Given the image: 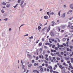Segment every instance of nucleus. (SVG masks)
Returning a JSON list of instances; mask_svg holds the SVG:
<instances>
[{
	"mask_svg": "<svg viewBox=\"0 0 73 73\" xmlns=\"http://www.w3.org/2000/svg\"><path fill=\"white\" fill-rule=\"evenodd\" d=\"M24 1H21V7L22 8H24L26 5V3H24Z\"/></svg>",
	"mask_w": 73,
	"mask_h": 73,
	"instance_id": "nucleus-1",
	"label": "nucleus"
},
{
	"mask_svg": "<svg viewBox=\"0 0 73 73\" xmlns=\"http://www.w3.org/2000/svg\"><path fill=\"white\" fill-rule=\"evenodd\" d=\"M62 18H64L65 17V13H64L62 15Z\"/></svg>",
	"mask_w": 73,
	"mask_h": 73,
	"instance_id": "nucleus-2",
	"label": "nucleus"
},
{
	"mask_svg": "<svg viewBox=\"0 0 73 73\" xmlns=\"http://www.w3.org/2000/svg\"><path fill=\"white\" fill-rule=\"evenodd\" d=\"M10 6H11V5L9 4H8L6 5V7H7V8H9Z\"/></svg>",
	"mask_w": 73,
	"mask_h": 73,
	"instance_id": "nucleus-3",
	"label": "nucleus"
},
{
	"mask_svg": "<svg viewBox=\"0 0 73 73\" xmlns=\"http://www.w3.org/2000/svg\"><path fill=\"white\" fill-rule=\"evenodd\" d=\"M44 19H47L49 18V17H48V16H44Z\"/></svg>",
	"mask_w": 73,
	"mask_h": 73,
	"instance_id": "nucleus-4",
	"label": "nucleus"
},
{
	"mask_svg": "<svg viewBox=\"0 0 73 73\" xmlns=\"http://www.w3.org/2000/svg\"><path fill=\"white\" fill-rule=\"evenodd\" d=\"M39 57L40 58H42V59H44V56L42 55H40Z\"/></svg>",
	"mask_w": 73,
	"mask_h": 73,
	"instance_id": "nucleus-5",
	"label": "nucleus"
},
{
	"mask_svg": "<svg viewBox=\"0 0 73 73\" xmlns=\"http://www.w3.org/2000/svg\"><path fill=\"white\" fill-rule=\"evenodd\" d=\"M51 35L52 36H54V33L53 32L51 31L50 33Z\"/></svg>",
	"mask_w": 73,
	"mask_h": 73,
	"instance_id": "nucleus-6",
	"label": "nucleus"
},
{
	"mask_svg": "<svg viewBox=\"0 0 73 73\" xmlns=\"http://www.w3.org/2000/svg\"><path fill=\"white\" fill-rule=\"evenodd\" d=\"M46 27H45L44 28H43L42 31H44L45 29H46Z\"/></svg>",
	"mask_w": 73,
	"mask_h": 73,
	"instance_id": "nucleus-7",
	"label": "nucleus"
},
{
	"mask_svg": "<svg viewBox=\"0 0 73 73\" xmlns=\"http://www.w3.org/2000/svg\"><path fill=\"white\" fill-rule=\"evenodd\" d=\"M50 26H49L47 30V32H48L49 31V30H50Z\"/></svg>",
	"mask_w": 73,
	"mask_h": 73,
	"instance_id": "nucleus-8",
	"label": "nucleus"
},
{
	"mask_svg": "<svg viewBox=\"0 0 73 73\" xmlns=\"http://www.w3.org/2000/svg\"><path fill=\"white\" fill-rule=\"evenodd\" d=\"M73 3L71 4L70 5V8H71L73 7Z\"/></svg>",
	"mask_w": 73,
	"mask_h": 73,
	"instance_id": "nucleus-9",
	"label": "nucleus"
},
{
	"mask_svg": "<svg viewBox=\"0 0 73 73\" xmlns=\"http://www.w3.org/2000/svg\"><path fill=\"white\" fill-rule=\"evenodd\" d=\"M61 27L62 28H65V25H62L61 26Z\"/></svg>",
	"mask_w": 73,
	"mask_h": 73,
	"instance_id": "nucleus-10",
	"label": "nucleus"
},
{
	"mask_svg": "<svg viewBox=\"0 0 73 73\" xmlns=\"http://www.w3.org/2000/svg\"><path fill=\"white\" fill-rule=\"evenodd\" d=\"M2 4L3 5H6V3H5V2H3V3H2Z\"/></svg>",
	"mask_w": 73,
	"mask_h": 73,
	"instance_id": "nucleus-11",
	"label": "nucleus"
},
{
	"mask_svg": "<svg viewBox=\"0 0 73 73\" xmlns=\"http://www.w3.org/2000/svg\"><path fill=\"white\" fill-rule=\"evenodd\" d=\"M32 64H30L28 65V67H29V68H31V66H32Z\"/></svg>",
	"mask_w": 73,
	"mask_h": 73,
	"instance_id": "nucleus-12",
	"label": "nucleus"
},
{
	"mask_svg": "<svg viewBox=\"0 0 73 73\" xmlns=\"http://www.w3.org/2000/svg\"><path fill=\"white\" fill-rule=\"evenodd\" d=\"M48 68H49V69H50V70L52 69V66H48Z\"/></svg>",
	"mask_w": 73,
	"mask_h": 73,
	"instance_id": "nucleus-13",
	"label": "nucleus"
},
{
	"mask_svg": "<svg viewBox=\"0 0 73 73\" xmlns=\"http://www.w3.org/2000/svg\"><path fill=\"white\" fill-rule=\"evenodd\" d=\"M26 36H28V34H27L25 35H24L23 36V37H25Z\"/></svg>",
	"mask_w": 73,
	"mask_h": 73,
	"instance_id": "nucleus-14",
	"label": "nucleus"
},
{
	"mask_svg": "<svg viewBox=\"0 0 73 73\" xmlns=\"http://www.w3.org/2000/svg\"><path fill=\"white\" fill-rule=\"evenodd\" d=\"M33 36H31L29 38H30V39H32V38H33Z\"/></svg>",
	"mask_w": 73,
	"mask_h": 73,
	"instance_id": "nucleus-15",
	"label": "nucleus"
},
{
	"mask_svg": "<svg viewBox=\"0 0 73 73\" xmlns=\"http://www.w3.org/2000/svg\"><path fill=\"white\" fill-rule=\"evenodd\" d=\"M33 72H36L37 73H38V72L36 70H33Z\"/></svg>",
	"mask_w": 73,
	"mask_h": 73,
	"instance_id": "nucleus-16",
	"label": "nucleus"
},
{
	"mask_svg": "<svg viewBox=\"0 0 73 73\" xmlns=\"http://www.w3.org/2000/svg\"><path fill=\"white\" fill-rule=\"evenodd\" d=\"M41 29V27H40V26H38V29Z\"/></svg>",
	"mask_w": 73,
	"mask_h": 73,
	"instance_id": "nucleus-17",
	"label": "nucleus"
},
{
	"mask_svg": "<svg viewBox=\"0 0 73 73\" xmlns=\"http://www.w3.org/2000/svg\"><path fill=\"white\" fill-rule=\"evenodd\" d=\"M63 65H65V66H68V65L66 64L65 63H63Z\"/></svg>",
	"mask_w": 73,
	"mask_h": 73,
	"instance_id": "nucleus-18",
	"label": "nucleus"
},
{
	"mask_svg": "<svg viewBox=\"0 0 73 73\" xmlns=\"http://www.w3.org/2000/svg\"><path fill=\"white\" fill-rule=\"evenodd\" d=\"M41 45H42V43L41 42H40L39 43V45L40 46H41Z\"/></svg>",
	"mask_w": 73,
	"mask_h": 73,
	"instance_id": "nucleus-19",
	"label": "nucleus"
},
{
	"mask_svg": "<svg viewBox=\"0 0 73 73\" xmlns=\"http://www.w3.org/2000/svg\"><path fill=\"white\" fill-rule=\"evenodd\" d=\"M4 20H5V21H7V20H8V18H6L5 19H3Z\"/></svg>",
	"mask_w": 73,
	"mask_h": 73,
	"instance_id": "nucleus-20",
	"label": "nucleus"
},
{
	"mask_svg": "<svg viewBox=\"0 0 73 73\" xmlns=\"http://www.w3.org/2000/svg\"><path fill=\"white\" fill-rule=\"evenodd\" d=\"M21 0H18L17 1L18 3H20V2L21 1Z\"/></svg>",
	"mask_w": 73,
	"mask_h": 73,
	"instance_id": "nucleus-21",
	"label": "nucleus"
},
{
	"mask_svg": "<svg viewBox=\"0 0 73 73\" xmlns=\"http://www.w3.org/2000/svg\"><path fill=\"white\" fill-rule=\"evenodd\" d=\"M39 25L40 26H41V27H42L43 26L42 24H41V23H40L39 24Z\"/></svg>",
	"mask_w": 73,
	"mask_h": 73,
	"instance_id": "nucleus-22",
	"label": "nucleus"
},
{
	"mask_svg": "<svg viewBox=\"0 0 73 73\" xmlns=\"http://www.w3.org/2000/svg\"><path fill=\"white\" fill-rule=\"evenodd\" d=\"M73 17H72L70 18H69V20H72L73 19Z\"/></svg>",
	"mask_w": 73,
	"mask_h": 73,
	"instance_id": "nucleus-23",
	"label": "nucleus"
},
{
	"mask_svg": "<svg viewBox=\"0 0 73 73\" xmlns=\"http://www.w3.org/2000/svg\"><path fill=\"white\" fill-rule=\"evenodd\" d=\"M23 62V60H21V64H22V65H23V64H24V62Z\"/></svg>",
	"mask_w": 73,
	"mask_h": 73,
	"instance_id": "nucleus-24",
	"label": "nucleus"
},
{
	"mask_svg": "<svg viewBox=\"0 0 73 73\" xmlns=\"http://www.w3.org/2000/svg\"><path fill=\"white\" fill-rule=\"evenodd\" d=\"M70 49H72V48H73V46H70Z\"/></svg>",
	"mask_w": 73,
	"mask_h": 73,
	"instance_id": "nucleus-25",
	"label": "nucleus"
},
{
	"mask_svg": "<svg viewBox=\"0 0 73 73\" xmlns=\"http://www.w3.org/2000/svg\"><path fill=\"white\" fill-rule=\"evenodd\" d=\"M2 36L3 37H5V34H3Z\"/></svg>",
	"mask_w": 73,
	"mask_h": 73,
	"instance_id": "nucleus-26",
	"label": "nucleus"
},
{
	"mask_svg": "<svg viewBox=\"0 0 73 73\" xmlns=\"http://www.w3.org/2000/svg\"><path fill=\"white\" fill-rule=\"evenodd\" d=\"M25 67V66L24 65H22V68L23 69H24Z\"/></svg>",
	"mask_w": 73,
	"mask_h": 73,
	"instance_id": "nucleus-27",
	"label": "nucleus"
},
{
	"mask_svg": "<svg viewBox=\"0 0 73 73\" xmlns=\"http://www.w3.org/2000/svg\"><path fill=\"white\" fill-rule=\"evenodd\" d=\"M56 59L57 60H60V58L58 57Z\"/></svg>",
	"mask_w": 73,
	"mask_h": 73,
	"instance_id": "nucleus-28",
	"label": "nucleus"
},
{
	"mask_svg": "<svg viewBox=\"0 0 73 73\" xmlns=\"http://www.w3.org/2000/svg\"><path fill=\"white\" fill-rule=\"evenodd\" d=\"M40 70L42 72L43 71V68H41L40 69Z\"/></svg>",
	"mask_w": 73,
	"mask_h": 73,
	"instance_id": "nucleus-29",
	"label": "nucleus"
},
{
	"mask_svg": "<svg viewBox=\"0 0 73 73\" xmlns=\"http://www.w3.org/2000/svg\"><path fill=\"white\" fill-rule=\"evenodd\" d=\"M50 15H53L54 14V13L53 12L51 13H50Z\"/></svg>",
	"mask_w": 73,
	"mask_h": 73,
	"instance_id": "nucleus-30",
	"label": "nucleus"
},
{
	"mask_svg": "<svg viewBox=\"0 0 73 73\" xmlns=\"http://www.w3.org/2000/svg\"><path fill=\"white\" fill-rule=\"evenodd\" d=\"M65 58L66 59V60H69V58H67V57H65Z\"/></svg>",
	"mask_w": 73,
	"mask_h": 73,
	"instance_id": "nucleus-31",
	"label": "nucleus"
},
{
	"mask_svg": "<svg viewBox=\"0 0 73 73\" xmlns=\"http://www.w3.org/2000/svg\"><path fill=\"white\" fill-rule=\"evenodd\" d=\"M52 24H55V25L56 24V23H54V22L53 21L52 22Z\"/></svg>",
	"mask_w": 73,
	"mask_h": 73,
	"instance_id": "nucleus-32",
	"label": "nucleus"
},
{
	"mask_svg": "<svg viewBox=\"0 0 73 73\" xmlns=\"http://www.w3.org/2000/svg\"><path fill=\"white\" fill-rule=\"evenodd\" d=\"M11 30H12V29L11 28H10L9 29V31H11Z\"/></svg>",
	"mask_w": 73,
	"mask_h": 73,
	"instance_id": "nucleus-33",
	"label": "nucleus"
},
{
	"mask_svg": "<svg viewBox=\"0 0 73 73\" xmlns=\"http://www.w3.org/2000/svg\"><path fill=\"white\" fill-rule=\"evenodd\" d=\"M49 42L50 43H52V42L51 41V39H49Z\"/></svg>",
	"mask_w": 73,
	"mask_h": 73,
	"instance_id": "nucleus-34",
	"label": "nucleus"
},
{
	"mask_svg": "<svg viewBox=\"0 0 73 73\" xmlns=\"http://www.w3.org/2000/svg\"><path fill=\"white\" fill-rule=\"evenodd\" d=\"M51 40L52 41H54V39L52 38L51 39Z\"/></svg>",
	"mask_w": 73,
	"mask_h": 73,
	"instance_id": "nucleus-35",
	"label": "nucleus"
},
{
	"mask_svg": "<svg viewBox=\"0 0 73 73\" xmlns=\"http://www.w3.org/2000/svg\"><path fill=\"white\" fill-rule=\"evenodd\" d=\"M65 40H66V39H65V38H64L63 39V41H65Z\"/></svg>",
	"mask_w": 73,
	"mask_h": 73,
	"instance_id": "nucleus-36",
	"label": "nucleus"
},
{
	"mask_svg": "<svg viewBox=\"0 0 73 73\" xmlns=\"http://www.w3.org/2000/svg\"><path fill=\"white\" fill-rule=\"evenodd\" d=\"M39 50L40 51V53L41 52V51H42V48H40Z\"/></svg>",
	"mask_w": 73,
	"mask_h": 73,
	"instance_id": "nucleus-37",
	"label": "nucleus"
},
{
	"mask_svg": "<svg viewBox=\"0 0 73 73\" xmlns=\"http://www.w3.org/2000/svg\"><path fill=\"white\" fill-rule=\"evenodd\" d=\"M60 54H62V55H63V54H64V52H61Z\"/></svg>",
	"mask_w": 73,
	"mask_h": 73,
	"instance_id": "nucleus-38",
	"label": "nucleus"
},
{
	"mask_svg": "<svg viewBox=\"0 0 73 73\" xmlns=\"http://www.w3.org/2000/svg\"><path fill=\"white\" fill-rule=\"evenodd\" d=\"M32 63H34L35 62V60H33L32 61Z\"/></svg>",
	"mask_w": 73,
	"mask_h": 73,
	"instance_id": "nucleus-39",
	"label": "nucleus"
},
{
	"mask_svg": "<svg viewBox=\"0 0 73 73\" xmlns=\"http://www.w3.org/2000/svg\"><path fill=\"white\" fill-rule=\"evenodd\" d=\"M46 61H48V58L47 57L46 58Z\"/></svg>",
	"mask_w": 73,
	"mask_h": 73,
	"instance_id": "nucleus-40",
	"label": "nucleus"
},
{
	"mask_svg": "<svg viewBox=\"0 0 73 73\" xmlns=\"http://www.w3.org/2000/svg\"><path fill=\"white\" fill-rule=\"evenodd\" d=\"M50 72H53V70L52 69L50 70Z\"/></svg>",
	"mask_w": 73,
	"mask_h": 73,
	"instance_id": "nucleus-41",
	"label": "nucleus"
},
{
	"mask_svg": "<svg viewBox=\"0 0 73 73\" xmlns=\"http://www.w3.org/2000/svg\"><path fill=\"white\" fill-rule=\"evenodd\" d=\"M1 12H2V13H4V10H1Z\"/></svg>",
	"mask_w": 73,
	"mask_h": 73,
	"instance_id": "nucleus-42",
	"label": "nucleus"
},
{
	"mask_svg": "<svg viewBox=\"0 0 73 73\" xmlns=\"http://www.w3.org/2000/svg\"><path fill=\"white\" fill-rule=\"evenodd\" d=\"M44 70L45 71H46V68H44Z\"/></svg>",
	"mask_w": 73,
	"mask_h": 73,
	"instance_id": "nucleus-43",
	"label": "nucleus"
},
{
	"mask_svg": "<svg viewBox=\"0 0 73 73\" xmlns=\"http://www.w3.org/2000/svg\"><path fill=\"white\" fill-rule=\"evenodd\" d=\"M54 47H55V45H53L52 46V48H54Z\"/></svg>",
	"mask_w": 73,
	"mask_h": 73,
	"instance_id": "nucleus-44",
	"label": "nucleus"
},
{
	"mask_svg": "<svg viewBox=\"0 0 73 73\" xmlns=\"http://www.w3.org/2000/svg\"><path fill=\"white\" fill-rule=\"evenodd\" d=\"M60 53V52H57L56 53V54H58Z\"/></svg>",
	"mask_w": 73,
	"mask_h": 73,
	"instance_id": "nucleus-45",
	"label": "nucleus"
},
{
	"mask_svg": "<svg viewBox=\"0 0 73 73\" xmlns=\"http://www.w3.org/2000/svg\"><path fill=\"white\" fill-rule=\"evenodd\" d=\"M44 62L45 63H48V62L46 60H44Z\"/></svg>",
	"mask_w": 73,
	"mask_h": 73,
	"instance_id": "nucleus-46",
	"label": "nucleus"
},
{
	"mask_svg": "<svg viewBox=\"0 0 73 73\" xmlns=\"http://www.w3.org/2000/svg\"><path fill=\"white\" fill-rule=\"evenodd\" d=\"M45 65L47 67V66H48V64H45Z\"/></svg>",
	"mask_w": 73,
	"mask_h": 73,
	"instance_id": "nucleus-47",
	"label": "nucleus"
},
{
	"mask_svg": "<svg viewBox=\"0 0 73 73\" xmlns=\"http://www.w3.org/2000/svg\"><path fill=\"white\" fill-rule=\"evenodd\" d=\"M23 25H21V26H20V27H19V29H20V28L21 27H22V26H23Z\"/></svg>",
	"mask_w": 73,
	"mask_h": 73,
	"instance_id": "nucleus-48",
	"label": "nucleus"
},
{
	"mask_svg": "<svg viewBox=\"0 0 73 73\" xmlns=\"http://www.w3.org/2000/svg\"><path fill=\"white\" fill-rule=\"evenodd\" d=\"M63 7L64 8H66V5H63Z\"/></svg>",
	"mask_w": 73,
	"mask_h": 73,
	"instance_id": "nucleus-49",
	"label": "nucleus"
},
{
	"mask_svg": "<svg viewBox=\"0 0 73 73\" xmlns=\"http://www.w3.org/2000/svg\"><path fill=\"white\" fill-rule=\"evenodd\" d=\"M58 15L60 16V11H59L58 13Z\"/></svg>",
	"mask_w": 73,
	"mask_h": 73,
	"instance_id": "nucleus-50",
	"label": "nucleus"
},
{
	"mask_svg": "<svg viewBox=\"0 0 73 73\" xmlns=\"http://www.w3.org/2000/svg\"><path fill=\"white\" fill-rule=\"evenodd\" d=\"M59 67L60 68H62V66L60 65L59 66Z\"/></svg>",
	"mask_w": 73,
	"mask_h": 73,
	"instance_id": "nucleus-51",
	"label": "nucleus"
},
{
	"mask_svg": "<svg viewBox=\"0 0 73 73\" xmlns=\"http://www.w3.org/2000/svg\"><path fill=\"white\" fill-rule=\"evenodd\" d=\"M42 41H44V38H42Z\"/></svg>",
	"mask_w": 73,
	"mask_h": 73,
	"instance_id": "nucleus-52",
	"label": "nucleus"
},
{
	"mask_svg": "<svg viewBox=\"0 0 73 73\" xmlns=\"http://www.w3.org/2000/svg\"><path fill=\"white\" fill-rule=\"evenodd\" d=\"M69 68H72V66L71 65L70 66H69Z\"/></svg>",
	"mask_w": 73,
	"mask_h": 73,
	"instance_id": "nucleus-53",
	"label": "nucleus"
},
{
	"mask_svg": "<svg viewBox=\"0 0 73 73\" xmlns=\"http://www.w3.org/2000/svg\"><path fill=\"white\" fill-rule=\"evenodd\" d=\"M70 61H67V63H68V64L70 63Z\"/></svg>",
	"mask_w": 73,
	"mask_h": 73,
	"instance_id": "nucleus-54",
	"label": "nucleus"
},
{
	"mask_svg": "<svg viewBox=\"0 0 73 73\" xmlns=\"http://www.w3.org/2000/svg\"><path fill=\"white\" fill-rule=\"evenodd\" d=\"M47 15H50L49 13V12H47Z\"/></svg>",
	"mask_w": 73,
	"mask_h": 73,
	"instance_id": "nucleus-55",
	"label": "nucleus"
},
{
	"mask_svg": "<svg viewBox=\"0 0 73 73\" xmlns=\"http://www.w3.org/2000/svg\"><path fill=\"white\" fill-rule=\"evenodd\" d=\"M38 56H37L36 57V60H38Z\"/></svg>",
	"mask_w": 73,
	"mask_h": 73,
	"instance_id": "nucleus-56",
	"label": "nucleus"
},
{
	"mask_svg": "<svg viewBox=\"0 0 73 73\" xmlns=\"http://www.w3.org/2000/svg\"><path fill=\"white\" fill-rule=\"evenodd\" d=\"M63 45L64 46H66V44H65V43H64L63 44Z\"/></svg>",
	"mask_w": 73,
	"mask_h": 73,
	"instance_id": "nucleus-57",
	"label": "nucleus"
},
{
	"mask_svg": "<svg viewBox=\"0 0 73 73\" xmlns=\"http://www.w3.org/2000/svg\"><path fill=\"white\" fill-rule=\"evenodd\" d=\"M67 51H69V48H67Z\"/></svg>",
	"mask_w": 73,
	"mask_h": 73,
	"instance_id": "nucleus-58",
	"label": "nucleus"
},
{
	"mask_svg": "<svg viewBox=\"0 0 73 73\" xmlns=\"http://www.w3.org/2000/svg\"><path fill=\"white\" fill-rule=\"evenodd\" d=\"M44 65H45V64H44V63L42 64V66H44Z\"/></svg>",
	"mask_w": 73,
	"mask_h": 73,
	"instance_id": "nucleus-59",
	"label": "nucleus"
},
{
	"mask_svg": "<svg viewBox=\"0 0 73 73\" xmlns=\"http://www.w3.org/2000/svg\"><path fill=\"white\" fill-rule=\"evenodd\" d=\"M55 50H57L58 49L57 47H55Z\"/></svg>",
	"mask_w": 73,
	"mask_h": 73,
	"instance_id": "nucleus-60",
	"label": "nucleus"
},
{
	"mask_svg": "<svg viewBox=\"0 0 73 73\" xmlns=\"http://www.w3.org/2000/svg\"><path fill=\"white\" fill-rule=\"evenodd\" d=\"M48 55H47V54H46L45 55V57H48Z\"/></svg>",
	"mask_w": 73,
	"mask_h": 73,
	"instance_id": "nucleus-61",
	"label": "nucleus"
},
{
	"mask_svg": "<svg viewBox=\"0 0 73 73\" xmlns=\"http://www.w3.org/2000/svg\"><path fill=\"white\" fill-rule=\"evenodd\" d=\"M17 5H18V4H17L15 5V6L16 7H17Z\"/></svg>",
	"mask_w": 73,
	"mask_h": 73,
	"instance_id": "nucleus-62",
	"label": "nucleus"
},
{
	"mask_svg": "<svg viewBox=\"0 0 73 73\" xmlns=\"http://www.w3.org/2000/svg\"><path fill=\"white\" fill-rule=\"evenodd\" d=\"M47 72H49V69H47Z\"/></svg>",
	"mask_w": 73,
	"mask_h": 73,
	"instance_id": "nucleus-63",
	"label": "nucleus"
},
{
	"mask_svg": "<svg viewBox=\"0 0 73 73\" xmlns=\"http://www.w3.org/2000/svg\"><path fill=\"white\" fill-rule=\"evenodd\" d=\"M71 29H73V26H72L71 27Z\"/></svg>",
	"mask_w": 73,
	"mask_h": 73,
	"instance_id": "nucleus-64",
	"label": "nucleus"
}]
</instances>
